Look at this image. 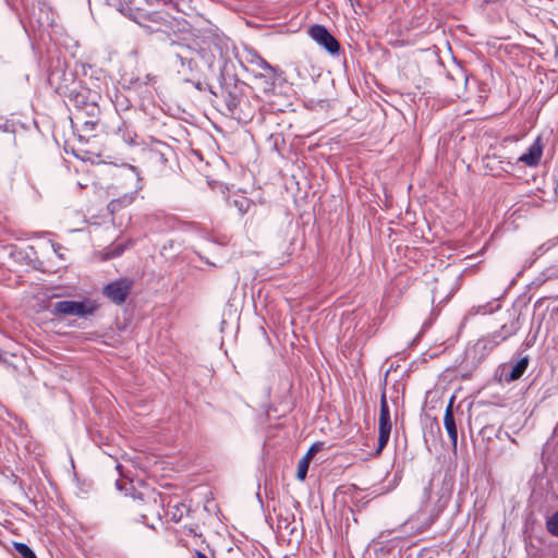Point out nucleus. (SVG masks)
<instances>
[{
  "label": "nucleus",
  "mask_w": 558,
  "mask_h": 558,
  "mask_svg": "<svg viewBox=\"0 0 558 558\" xmlns=\"http://www.w3.org/2000/svg\"><path fill=\"white\" fill-rule=\"evenodd\" d=\"M544 144L541 136H537L535 141L529 146L526 151L518 158V162H522L527 167L538 166L543 155Z\"/></svg>",
  "instance_id": "obj_8"
},
{
  "label": "nucleus",
  "mask_w": 558,
  "mask_h": 558,
  "mask_svg": "<svg viewBox=\"0 0 558 558\" xmlns=\"http://www.w3.org/2000/svg\"><path fill=\"white\" fill-rule=\"evenodd\" d=\"M311 37L329 53L335 54L339 52L340 45L338 40L328 32L323 25H314L310 29Z\"/></svg>",
  "instance_id": "obj_5"
},
{
  "label": "nucleus",
  "mask_w": 558,
  "mask_h": 558,
  "mask_svg": "<svg viewBox=\"0 0 558 558\" xmlns=\"http://www.w3.org/2000/svg\"><path fill=\"white\" fill-rule=\"evenodd\" d=\"M498 308H499V305L493 306L492 302H487L486 304H483V305L473 306L469 311L468 316H474V315H478V314L486 315V314L494 313Z\"/></svg>",
  "instance_id": "obj_15"
},
{
  "label": "nucleus",
  "mask_w": 558,
  "mask_h": 558,
  "mask_svg": "<svg viewBox=\"0 0 558 558\" xmlns=\"http://www.w3.org/2000/svg\"><path fill=\"white\" fill-rule=\"evenodd\" d=\"M196 557L197 558H208L204 553L196 550Z\"/></svg>",
  "instance_id": "obj_25"
},
{
  "label": "nucleus",
  "mask_w": 558,
  "mask_h": 558,
  "mask_svg": "<svg viewBox=\"0 0 558 558\" xmlns=\"http://www.w3.org/2000/svg\"><path fill=\"white\" fill-rule=\"evenodd\" d=\"M444 426L447 430V434L451 440L453 448H456L457 441H458V430H457L456 421H454L453 412H452V399L450 400V403L448 404L446 412H445Z\"/></svg>",
  "instance_id": "obj_11"
},
{
  "label": "nucleus",
  "mask_w": 558,
  "mask_h": 558,
  "mask_svg": "<svg viewBox=\"0 0 558 558\" xmlns=\"http://www.w3.org/2000/svg\"><path fill=\"white\" fill-rule=\"evenodd\" d=\"M172 148L160 141H156L150 147L147 148V158L157 165L165 166L168 162Z\"/></svg>",
  "instance_id": "obj_9"
},
{
  "label": "nucleus",
  "mask_w": 558,
  "mask_h": 558,
  "mask_svg": "<svg viewBox=\"0 0 558 558\" xmlns=\"http://www.w3.org/2000/svg\"><path fill=\"white\" fill-rule=\"evenodd\" d=\"M98 305L90 299H83L82 301H58L51 305L50 313L53 316H74V317H88L94 315Z\"/></svg>",
  "instance_id": "obj_1"
},
{
  "label": "nucleus",
  "mask_w": 558,
  "mask_h": 558,
  "mask_svg": "<svg viewBox=\"0 0 558 558\" xmlns=\"http://www.w3.org/2000/svg\"><path fill=\"white\" fill-rule=\"evenodd\" d=\"M323 447V442H315L313 444L306 454L303 458H306V460L311 461V459L314 457V454L319 451Z\"/></svg>",
  "instance_id": "obj_23"
},
{
  "label": "nucleus",
  "mask_w": 558,
  "mask_h": 558,
  "mask_svg": "<svg viewBox=\"0 0 558 558\" xmlns=\"http://www.w3.org/2000/svg\"><path fill=\"white\" fill-rule=\"evenodd\" d=\"M546 526L551 535L558 537V511L547 520Z\"/></svg>",
  "instance_id": "obj_20"
},
{
  "label": "nucleus",
  "mask_w": 558,
  "mask_h": 558,
  "mask_svg": "<svg viewBox=\"0 0 558 558\" xmlns=\"http://www.w3.org/2000/svg\"><path fill=\"white\" fill-rule=\"evenodd\" d=\"M14 548L23 558H37L33 549L24 543H14Z\"/></svg>",
  "instance_id": "obj_18"
},
{
  "label": "nucleus",
  "mask_w": 558,
  "mask_h": 558,
  "mask_svg": "<svg viewBox=\"0 0 558 558\" xmlns=\"http://www.w3.org/2000/svg\"><path fill=\"white\" fill-rule=\"evenodd\" d=\"M116 484H117L118 489H120V490H121V489H122V486H121L120 482H119V481H117V483H116Z\"/></svg>",
  "instance_id": "obj_26"
},
{
  "label": "nucleus",
  "mask_w": 558,
  "mask_h": 558,
  "mask_svg": "<svg viewBox=\"0 0 558 558\" xmlns=\"http://www.w3.org/2000/svg\"><path fill=\"white\" fill-rule=\"evenodd\" d=\"M73 102L76 108V112L74 113L75 121H81L83 119V114H86L89 118H97L99 114V107L96 101L94 99L88 101L85 92L75 94Z\"/></svg>",
  "instance_id": "obj_6"
},
{
  "label": "nucleus",
  "mask_w": 558,
  "mask_h": 558,
  "mask_svg": "<svg viewBox=\"0 0 558 558\" xmlns=\"http://www.w3.org/2000/svg\"><path fill=\"white\" fill-rule=\"evenodd\" d=\"M133 287V281L129 278H121L104 287L102 294L112 303L121 305L128 299Z\"/></svg>",
  "instance_id": "obj_3"
},
{
  "label": "nucleus",
  "mask_w": 558,
  "mask_h": 558,
  "mask_svg": "<svg viewBox=\"0 0 558 558\" xmlns=\"http://www.w3.org/2000/svg\"><path fill=\"white\" fill-rule=\"evenodd\" d=\"M132 245L131 242H129V244L126 246H123L121 244H116L113 245L107 253H106V256L108 258H113V257H117L119 256L120 254H122L128 247H130Z\"/></svg>",
  "instance_id": "obj_21"
},
{
  "label": "nucleus",
  "mask_w": 558,
  "mask_h": 558,
  "mask_svg": "<svg viewBox=\"0 0 558 558\" xmlns=\"http://www.w3.org/2000/svg\"><path fill=\"white\" fill-rule=\"evenodd\" d=\"M175 58L180 61L182 70L179 72L186 73L192 72L196 65L195 61L192 58L183 56L182 53H177Z\"/></svg>",
  "instance_id": "obj_17"
},
{
  "label": "nucleus",
  "mask_w": 558,
  "mask_h": 558,
  "mask_svg": "<svg viewBox=\"0 0 558 558\" xmlns=\"http://www.w3.org/2000/svg\"><path fill=\"white\" fill-rule=\"evenodd\" d=\"M391 433V420L389 405L386 400V396L383 395L380 398V413H379V435H378V447L376 453L379 454L389 441Z\"/></svg>",
  "instance_id": "obj_4"
},
{
  "label": "nucleus",
  "mask_w": 558,
  "mask_h": 558,
  "mask_svg": "<svg viewBox=\"0 0 558 558\" xmlns=\"http://www.w3.org/2000/svg\"><path fill=\"white\" fill-rule=\"evenodd\" d=\"M149 20L160 25H167L169 22L168 16H149Z\"/></svg>",
  "instance_id": "obj_24"
},
{
  "label": "nucleus",
  "mask_w": 558,
  "mask_h": 558,
  "mask_svg": "<svg viewBox=\"0 0 558 558\" xmlns=\"http://www.w3.org/2000/svg\"><path fill=\"white\" fill-rule=\"evenodd\" d=\"M117 135L128 145H136L137 134L126 123L118 128Z\"/></svg>",
  "instance_id": "obj_12"
},
{
  "label": "nucleus",
  "mask_w": 558,
  "mask_h": 558,
  "mask_svg": "<svg viewBox=\"0 0 558 558\" xmlns=\"http://www.w3.org/2000/svg\"><path fill=\"white\" fill-rule=\"evenodd\" d=\"M129 170L132 172L133 177L136 180L135 190L133 192L125 193V194H123L122 196H120L118 198L112 199L108 204V210L111 214H114V213L119 211L120 209L131 205L135 201L137 192L140 190H142V185L140 183L141 182V178H140V172H138L137 168L134 167V166H129Z\"/></svg>",
  "instance_id": "obj_7"
},
{
  "label": "nucleus",
  "mask_w": 558,
  "mask_h": 558,
  "mask_svg": "<svg viewBox=\"0 0 558 558\" xmlns=\"http://www.w3.org/2000/svg\"><path fill=\"white\" fill-rule=\"evenodd\" d=\"M248 62L260 71H266L272 74L275 73V69L257 53H252L248 59Z\"/></svg>",
  "instance_id": "obj_14"
},
{
  "label": "nucleus",
  "mask_w": 558,
  "mask_h": 558,
  "mask_svg": "<svg viewBox=\"0 0 558 558\" xmlns=\"http://www.w3.org/2000/svg\"><path fill=\"white\" fill-rule=\"evenodd\" d=\"M223 98L229 113L232 116H236L238 107L240 106L241 102L240 95L236 93L227 92L226 94H223Z\"/></svg>",
  "instance_id": "obj_13"
},
{
  "label": "nucleus",
  "mask_w": 558,
  "mask_h": 558,
  "mask_svg": "<svg viewBox=\"0 0 558 558\" xmlns=\"http://www.w3.org/2000/svg\"><path fill=\"white\" fill-rule=\"evenodd\" d=\"M529 366L527 356L521 357L514 365L504 366L501 376L506 383H511L519 379Z\"/></svg>",
  "instance_id": "obj_10"
},
{
  "label": "nucleus",
  "mask_w": 558,
  "mask_h": 558,
  "mask_svg": "<svg viewBox=\"0 0 558 558\" xmlns=\"http://www.w3.org/2000/svg\"><path fill=\"white\" fill-rule=\"evenodd\" d=\"M308 466H310V461L306 460V458H302L299 461L298 470H296V478L298 480H300V481L305 480V477L307 475Z\"/></svg>",
  "instance_id": "obj_19"
},
{
  "label": "nucleus",
  "mask_w": 558,
  "mask_h": 558,
  "mask_svg": "<svg viewBox=\"0 0 558 558\" xmlns=\"http://www.w3.org/2000/svg\"><path fill=\"white\" fill-rule=\"evenodd\" d=\"M77 123H82L84 131H93L97 121L95 118H89L86 114H83V119L81 121H76Z\"/></svg>",
  "instance_id": "obj_22"
},
{
  "label": "nucleus",
  "mask_w": 558,
  "mask_h": 558,
  "mask_svg": "<svg viewBox=\"0 0 558 558\" xmlns=\"http://www.w3.org/2000/svg\"><path fill=\"white\" fill-rule=\"evenodd\" d=\"M519 330V324L517 320H512L510 324H505L497 331H494L486 337H483L476 342V349L482 351H490L496 345L507 340L511 336L515 335Z\"/></svg>",
  "instance_id": "obj_2"
},
{
  "label": "nucleus",
  "mask_w": 558,
  "mask_h": 558,
  "mask_svg": "<svg viewBox=\"0 0 558 558\" xmlns=\"http://www.w3.org/2000/svg\"><path fill=\"white\" fill-rule=\"evenodd\" d=\"M232 204L234 207L238 208L241 215L246 214L253 206V202L250 198L242 195L234 197Z\"/></svg>",
  "instance_id": "obj_16"
}]
</instances>
